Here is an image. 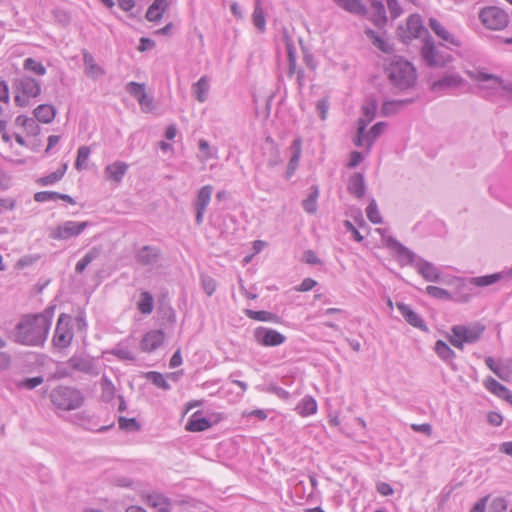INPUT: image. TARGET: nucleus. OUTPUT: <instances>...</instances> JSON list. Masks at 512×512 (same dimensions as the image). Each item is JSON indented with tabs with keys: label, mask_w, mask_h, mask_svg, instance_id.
Here are the masks:
<instances>
[{
	"label": "nucleus",
	"mask_w": 512,
	"mask_h": 512,
	"mask_svg": "<svg viewBox=\"0 0 512 512\" xmlns=\"http://www.w3.org/2000/svg\"><path fill=\"white\" fill-rule=\"evenodd\" d=\"M378 104L376 100H371L362 106L363 118L366 123H370L376 116Z\"/></svg>",
	"instance_id": "obj_49"
},
{
	"label": "nucleus",
	"mask_w": 512,
	"mask_h": 512,
	"mask_svg": "<svg viewBox=\"0 0 512 512\" xmlns=\"http://www.w3.org/2000/svg\"><path fill=\"white\" fill-rule=\"evenodd\" d=\"M423 34L428 37L429 33L424 26L422 16L418 13H413L406 19V29L400 33V38L403 43H409L413 39L421 37Z\"/></svg>",
	"instance_id": "obj_10"
},
{
	"label": "nucleus",
	"mask_w": 512,
	"mask_h": 512,
	"mask_svg": "<svg viewBox=\"0 0 512 512\" xmlns=\"http://www.w3.org/2000/svg\"><path fill=\"white\" fill-rule=\"evenodd\" d=\"M244 313L248 318L256 321L277 323L280 319L277 314L265 310L254 311L251 309H246Z\"/></svg>",
	"instance_id": "obj_36"
},
{
	"label": "nucleus",
	"mask_w": 512,
	"mask_h": 512,
	"mask_svg": "<svg viewBox=\"0 0 512 512\" xmlns=\"http://www.w3.org/2000/svg\"><path fill=\"white\" fill-rule=\"evenodd\" d=\"M370 6L375 11L370 17L371 22L378 28H384L388 22L385 5L381 0H373Z\"/></svg>",
	"instance_id": "obj_25"
},
{
	"label": "nucleus",
	"mask_w": 512,
	"mask_h": 512,
	"mask_svg": "<svg viewBox=\"0 0 512 512\" xmlns=\"http://www.w3.org/2000/svg\"><path fill=\"white\" fill-rule=\"evenodd\" d=\"M484 385L489 392L507 402L512 397L510 390L491 376L485 380Z\"/></svg>",
	"instance_id": "obj_26"
},
{
	"label": "nucleus",
	"mask_w": 512,
	"mask_h": 512,
	"mask_svg": "<svg viewBox=\"0 0 512 512\" xmlns=\"http://www.w3.org/2000/svg\"><path fill=\"white\" fill-rule=\"evenodd\" d=\"M253 336L255 341L265 347L280 346L286 341V336L275 329L259 326L254 332Z\"/></svg>",
	"instance_id": "obj_11"
},
{
	"label": "nucleus",
	"mask_w": 512,
	"mask_h": 512,
	"mask_svg": "<svg viewBox=\"0 0 512 512\" xmlns=\"http://www.w3.org/2000/svg\"><path fill=\"white\" fill-rule=\"evenodd\" d=\"M267 391L285 401L289 400V398H290V393L287 390H285L284 388H282L276 384H270L267 388Z\"/></svg>",
	"instance_id": "obj_60"
},
{
	"label": "nucleus",
	"mask_w": 512,
	"mask_h": 512,
	"mask_svg": "<svg viewBox=\"0 0 512 512\" xmlns=\"http://www.w3.org/2000/svg\"><path fill=\"white\" fill-rule=\"evenodd\" d=\"M302 141L300 138H296L293 140L290 149L292 151V155L290 157V160L288 162V165L298 168L301 152H302Z\"/></svg>",
	"instance_id": "obj_45"
},
{
	"label": "nucleus",
	"mask_w": 512,
	"mask_h": 512,
	"mask_svg": "<svg viewBox=\"0 0 512 512\" xmlns=\"http://www.w3.org/2000/svg\"><path fill=\"white\" fill-rule=\"evenodd\" d=\"M161 258V249L154 245H144L135 253V260L141 266H154Z\"/></svg>",
	"instance_id": "obj_13"
},
{
	"label": "nucleus",
	"mask_w": 512,
	"mask_h": 512,
	"mask_svg": "<svg viewBox=\"0 0 512 512\" xmlns=\"http://www.w3.org/2000/svg\"><path fill=\"white\" fill-rule=\"evenodd\" d=\"M386 2L391 18L394 20L400 17V15L403 13V9L398 0H386Z\"/></svg>",
	"instance_id": "obj_59"
},
{
	"label": "nucleus",
	"mask_w": 512,
	"mask_h": 512,
	"mask_svg": "<svg viewBox=\"0 0 512 512\" xmlns=\"http://www.w3.org/2000/svg\"><path fill=\"white\" fill-rule=\"evenodd\" d=\"M295 411L301 416H310L317 412V402L311 396L303 397L295 407Z\"/></svg>",
	"instance_id": "obj_33"
},
{
	"label": "nucleus",
	"mask_w": 512,
	"mask_h": 512,
	"mask_svg": "<svg viewBox=\"0 0 512 512\" xmlns=\"http://www.w3.org/2000/svg\"><path fill=\"white\" fill-rule=\"evenodd\" d=\"M434 350L442 361L454 367L453 361L456 354L443 340L436 341Z\"/></svg>",
	"instance_id": "obj_32"
},
{
	"label": "nucleus",
	"mask_w": 512,
	"mask_h": 512,
	"mask_svg": "<svg viewBox=\"0 0 512 512\" xmlns=\"http://www.w3.org/2000/svg\"><path fill=\"white\" fill-rule=\"evenodd\" d=\"M366 215L371 223H373V224H381L382 223V217L378 210V206H377L375 199H372L369 202V204L366 208Z\"/></svg>",
	"instance_id": "obj_47"
},
{
	"label": "nucleus",
	"mask_w": 512,
	"mask_h": 512,
	"mask_svg": "<svg viewBox=\"0 0 512 512\" xmlns=\"http://www.w3.org/2000/svg\"><path fill=\"white\" fill-rule=\"evenodd\" d=\"M201 284H202L203 290L205 291V293L208 296L213 295V293L216 291V287H217L216 281L210 276H207V275L202 276Z\"/></svg>",
	"instance_id": "obj_56"
},
{
	"label": "nucleus",
	"mask_w": 512,
	"mask_h": 512,
	"mask_svg": "<svg viewBox=\"0 0 512 512\" xmlns=\"http://www.w3.org/2000/svg\"><path fill=\"white\" fill-rule=\"evenodd\" d=\"M508 503L503 497H496L492 500L489 512H507Z\"/></svg>",
	"instance_id": "obj_55"
},
{
	"label": "nucleus",
	"mask_w": 512,
	"mask_h": 512,
	"mask_svg": "<svg viewBox=\"0 0 512 512\" xmlns=\"http://www.w3.org/2000/svg\"><path fill=\"white\" fill-rule=\"evenodd\" d=\"M164 339L165 334L162 330H150L144 334L140 348L144 352H153L163 344Z\"/></svg>",
	"instance_id": "obj_16"
},
{
	"label": "nucleus",
	"mask_w": 512,
	"mask_h": 512,
	"mask_svg": "<svg viewBox=\"0 0 512 512\" xmlns=\"http://www.w3.org/2000/svg\"><path fill=\"white\" fill-rule=\"evenodd\" d=\"M199 151L202 154L203 160H209L213 158V153L211 151V147L205 139H200L198 142Z\"/></svg>",
	"instance_id": "obj_62"
},
{
	"label": "nucleus",
	"mask_w": 512,
	"mask_h": 512,
	"mask_svg": "<svg viewBox=\"0 0 512 512\" xmlns=\"http://www.w3.org/2000/svg\"><path fill=\"white\" fill-rule=\"evenodd\" d=\"M252 21L254 26L260 31L264 32L266 29V18L264 14V10L261 5L260 0H255L254 10L252 14Z\"/></svg>",
	"instance_id": "obj_38"
},
{
	"label": "nucleus",
	"mask_w": 512,
	"mask_h": 512,
	"mask_svg": "<svg viewBox=\"0 0 512 512\" xmlns=\"http://www.w3.org/2000/svg\"><path fill=\"white\" fill-rule=\"evenodd\" d=\"M211 426V421L207 417L203 416L201 411H197L190 416L185 428L190 432H201L207 430Z\"/></svg>",
	"instance_id": "obj_21"
},
{
	"label": "nucleus",
	"mask_w": 512,
	"mask_h": 512,
	"mask_svg": "<svg viewBox=\"0 0 512 512\" xmlns=\"http://www.w3.org/2000/svg\"><path fill=\"white\" fill-rule=\"evenodd\" d=\"M67 168H68V164L63 163L62 166L60 168H58L56 171L50 173L49 175L38 178L36 180V183L39 186L53 185V184L57 183L58 181H60L64 177V175L67 171Z\"/></svg>",
	"instance_id": "obj_34"
},
{
	"label": "nucleus",
	"mask_w": 512,
	"mask_h": 512,
	"mask_svg": "<svg viewBox=\"0 0 512 512\" xmlns=\"http://www.w3.org/2000/svg\"><path fill=\"white\" fill-rule=\"evenodd\" d=\"M89 222H76L68 220L58 225L49 232V238L53 240H68L72 237L79 236L87 227Z\"/></svg>",
	"instance_id": "obj_9"
},
{
	"label": "nucleus",
	"mask_w": 512,
	"mask_h": 512,
	"mask_svg": "<svg viewBox=\"0 0 512 512\" xmlns=\"http://www.w3.org/2000/svg\"><path fill=\"white\" fill-rule=\"evenodd\" d=\"M138 103L141 107V110L145 113H149L154 109V101L153 98L148 96L146 93L144 94V98H140Z\"/></svg>",
	"instance_id": "obj_64"
},
{
	"label": "nucleus",
	"mask_w": 512,
	"mask_h": 512,
	"mask_svg": "<svg viewBox=\"0 0 512 512\" xmlns=\"http://www.w3.org/2000/svg\"><path fill=\"white\" fill-rule=\"evenodd\" d=\"M55 309V305H50L46 307L43 312L35 314L39 319H42L44 321L45 326H47L49 330L52 324Z\"/></svg>",
	"instance_id": "obj_53"
},
{
	"label": "nucleus",
	"mask_w": 512,
	"mask_h": 512,
	"mask_svg": "<svg viewBox=\"0 0 512 512\" xmlns=\"http://www.w3.org/2000/svg\"><path fill=\"white\" fill-rule=\"evenodd\" d=\"M43 381H44V379L42 376L26 378L19 383V387H22V388H25L28 390H32V389L36 388L37 386H39L40 384H42Z\"/></svg>",
	"instance_id": "obj_57"
},
{
	"label": "nucleus",
	"mask_w": 512,
	"mask_h": 512,
	"mask_svg": "<svg viewBox=\"0 0 512 512\" xmlns=\"http://www.w3.org/2000/svg\"><path fill=\"white\" fill-rule=\"evenodd\" d=\"M82 56H83V63L85 65L87 74L96 73V74L103 75L105 73V71L99 65L96 64L95 59L90 52H88L87 50L84 49L82 51Z\"/></svg>",
	"instance_id": "obj_42"
},
{
	"label": "nucleus",
	"mask_w": 512,
	"mask_h": 512,
	"mask_svg": "<svg viewBox=\"0 0 512 512\" xmlns=\"http://www.w3.org/2000/svg\"><path fill=\"white\" fill-rule=\"evenodd\" d=\"M421 57L431 68H444L453 61L452 55L437 47L430 35L424 39Z\"/></svg>",
	"instance_id": "obj_6"
},
{
	"label": "nucleus",
	"mask_w": 512,
	"mask_h": 512,
	"mask_svg": "<svg viewBox=\"0 0 512 512\" xmlns=\"http://www.w3.org/2000/svg\"><path fill=\"white\" fill-rule=\"evenodd\" d=\"M209 82L210 81H209L208 76L204 75V76L200 77V79L192 86V90L195 95V98L200 103L205 102L208 98V92L210 89Z\"/></svg>",
	"instance_id": "obj_31"
},
{
	"label": "nucleus",
	"mask_w": 512,
	"mask_h": 512,
	"mask_svg": "<svg viewBox=\"0 0 512 512\" xmlns=\"http://www.w3.org/2000/svg\"><path fill=\"white\" fill-rule=\"evenodd\" d=\"M426 293L435 299L449 300L459 303H467L471 299V296L469 294L453 296L448 290L433 285H429L426 287Z\"/></svg>",
	"instance_id": "obj_17"
},
{
	"label": "nucleus",
	"mask_w": 512,
	"mask_h": 512,
	"mask_svg": "<svg viewBox=\"0 0 512 512\" xmlns=\"http://www.w3.org/2000/svg\"><path fill=\"white\" fill-rule=\"evenodd\" d=\"M58 197H59V192L40 191V192H36L34 194L33 198L36 202L42 203V202H47V201H52V200H58Z\"/></svg>",
	"instance_id": "obj_54"
},
{
	"label": "nucleus",
	"mask_w": 512,
	"mask_h": 512,
	"mask_svg": "<svg viewBox=\"0 0 512 512\" xmlns=\"http://www.w3.org/2000/svg\"><path fill=\"white\" fill-rule=\"evenodd\" d=\"M111 354L120 360L135 361L134 354L128 349V347H122L117 345L111 350Z\"/></svg>",
	"instance_id": "obj_51"
},
{
	"label": "nucleus",
	"mask_w": 512,
	"mask_h": 512,
	"mask_svg": "<svg viewBox=\"0 0 512 512\" xmlns=\"http://www.w3.org/2000/svg\"><path fill=\"white\" fill-rule=\"evenodd\" d=\"M137 308L142 314H151L154 308L153 295L148 291L141 292L140 299L137 302Z\"/></svg>",
	"instance_id": "obj_39"
},
{
	"label": "nucleus",
	"mask_w": 512,
	"mask_h": 512,
	"mask_svg": "<svg viewBox=\"0 0 512 512\" xmlns=\"http://www.w3.org/2000/svg\"><path fill=\"white\" fill-rule=\"evenodd\" d=\"M348 192L356 198H362L366 192L365 178L362 173L356 172L350 176L348 186Z\"/></svg>",
	"instance_id": "obj_23"
},
{
	"label": "nucleus",
	"mask_w": 512,
	"mask_h": 512,
	"mask_svg": "<svg viewBox=\"0 0 512 512\" xmlns=\"http://www.w3.org/2000/svg\"><path fill=\"white\" fill-rule=\"evenodd\" d=\"M12 88L15 92L14 102L18 107H27L31 99L41 94V82L29 75H23L13 81Z\"/></svg>",
	"instance_id": "obj_3"
},
{
	"label": "nucleus",
	"mask_w": 512,
	"mask_h": 512,
	"mask_svg": "<svg viewBox=\"0 0 512 512\" xmlns=\"http://www.w3.org/2000/svg\"><path fill=\"white\" fill-rule=\"evenodd\" d=\"M316 110H317L321 120H325L327 118V113L329 110L328 97H323L317 101Z\"/></svg>",
	"instance_id": "obj_58"
},
{
	"label": "nucleus",
	"mask_w": 512,
	"mask_h": 512,
	"mask_svg": "<svg viewBox=\"0 0 512 512\" xmlns=\"http://www.w3.org/2000/svg\"><path fill=\"white\" fill-rule=\"evenodd\" d=\"M431 30L443 41L450 43L456 47L461 46L460 40L452 35L436 18H429L428 21Z\"/></svg>",
	"instance_id": "obj_20"
},
{
	"label": "nucleus",
	"mask_w": 512,
	"mask_h": 512,
	"mask_svg": "<svg viewBox=\"0 0 512 512\" xmlns=\"http://www.w3.org/2000/svg\"><path fill=\"white\" fill-rule=\"evenodd\" d=\"M126 91L138 101L140 98H144L145 84L131 81L127 83Z\"/></svg>",
	"instance_id": "obj_48"
},
{
	"label": "nucleus",
	"mask_w": 512,
	"mask_h": 512,
	"mask_svg": "<svg viewBox=\"0 0 512 512\" xmlns=\"http://www.w3.org/2000/svg\"><path fill=\"white\" fill-rule=\"evenodd\" d=\"M319 197V188L317 185H312L310 187V193L309 195L307 196V198H305L303 201H302V207L304 209V211L308 214H315L317 212V208H318V205H317V199Z\"/></svg>",
	"instance_id": "obj_35"
},
{
	"label": "nucleus",
	"mask_w": 512,
	"mask_h": 512,
	"mask_svg": "<svg viewBox=\"0 0 512 512\" xmlns=\"http://www.w3.org/2000/svg\"><path fill=\"white\" fill-rule=\"evenodd\" d=\"M49 334L44 321L35 314L22 315L14 329V341L25 346H42Z\"/></svg>",
	"instance_id": "obj_1"
},
{
	"label": "nucleus",
	"mask_w": 512,
	"mask_h": 512,
	"mask_svg": "<svg viewBox=\"0 0 512 512\" xmlns=\"http://www.w3.org/2000/svg\"><path fill=\"white\" fill-rule=\"evenodd\" d=\"M333 3L344 10L353 15L357 16H366L368 13V9L366 5L362 2V0H332Z\"/></svg>",
	"instance_id": "obj_19"
},
{
	"label": "nucleus",
	"mask_w": 512,
	"mask_h": 512,
	"mask_svg": "<svg viewBox=\"0 0 512 512\" xmlns=\"http://www.w3.org/2000/svg\"><path fill=\"white\" fill-rule=\"evenodd\" d=\"M388 79L399 90L413 87L417 80L414 66L402 57L396 56L386 68Z\"/></svg>",
	"instance_id": "obj_2"
},
{
	"label": "nucleus",
	"mask_w": 512,
	"mask_h": 512,
	"mask_svg": "<svg viewBox=\"0 0 512 512\" xmlns=\"http://www.w3.org/2000/svg\"><path fill=\"white\" fill-rule=\"evenodd\" d=\"M386 127H387V123L386 122H382V121L381 122H377L367 132V143H366L367 153L372 148V146H373L374 142L376 141V139L378 137H380V135L384 132Z\"/></svg>",
	"instance_id": "obj_41"
},
{
	"label": "nucleus",
	"mask_w": 512,
	"mask_h": 512,
	"mask_svg": "<svg viewBox=\"0 0 512 512\" xmlns=\"http://www.w3.org/2000/svg\"><path fill=\"white\" fill-rule=\"evenodd\" d=\"M52 404L63 411H71L80 408L85 400L83 393L74 387L58 386L50 392Z\"/></svg>",
	"instance_id": "obj_4"
},
{
	"label": "nucleus",
	"mask_w": 512,
	"mask_h": 512,
	"mask_svg": "<svg viewBox=\"0 0 512 512\" xmlns=\"http://www.w3.org/2000/svg\"><path fill=\"white\" fill-rule=\"evenodd\" d=\"M101 397L104 402H110L115 396V386L111 379L103 374L100 380Z\"/></svg>",
	"instance_id": "obj_40"
},
{
	"label": "nucleus",
	"mask_w": 512,
	"mask_h": 512,
	"mask_svg": "<svg viewBox=\"0 0 512 512\" xmlns=\"http://www.w3.org/2000/svg\"><path fill=\"white\" fill-rule=\"evenodd\" d=\"M481 24L491 31H502L508 27L510 18L507 12L498 6H485L478 12Z\"/></svg>",
	"instance_id": "obj_5"
},
{
	"label": "nucleus",
	"mask_w": 512,
	"mask_h": 512,
	"mask_svg": "<svg viewBox=\"0 0 512 512\" xmlns=\"http://www.w3.org/2000/svg\"><path fill=\"white\" fill-rule=\"evenodd\" d=\"M33 114L39 122L48 124L54 120L57 110L51 104H40L34 109Z\"/></svg>",
	"instance_id": "obj_27"
},
{
	"label": "nucleus",
	"mask_w": 512,
	"mask_h": 512,
	"mask_svg": "<svg viewBox=\"0 0 512 512\" xmlns=\"http://www.w3.org/2000/svg\"><path fill=\"white\" fill-rule=\"evenodd\" d=\"M384 241L386 248L393 252L400 266H412L415 268L416 263L421 258L420 256L416 255L393 236H388Z\"/></svg>",
	"instance_id": "obj_8"
},
{
	"label": "nucleus",
	"mask_w": 512,
	"mask_h": 512,
	"mask_svg": "<svg viewBox=\"0 0 512 512\" xmlns=\"http://www.w3.org/2000/svg\"><path fill=\"white\" fill-rule=\"evenodd\" d=\"M364 33L367 36V38L372 42V44L375 47H377L380 51L384 53H390L392 51V47L373 29L366 28L364 30Z\"/></svg>",
	"instance_id": "obj_37"
},
{
	"label": "nucleus",
	"mask_w": 512,
	"mask_h": 512,
	"mask_svg": "<svg viewBox=\"0 0 512 512\" xmlns=\"http://www.w3.org/2000/svg\"><path fill=\"white\" fill-rule=\"evenodd\" d=\"M167 7V0H154V2L147 9L146 19L150 22L159 21Z\"/></svg>",
	"instance_id": "obj_29"
},
{
	"label": "nucleus",
	"mask_w": 512,
	"mask_h": 512,
	"mask_svg": "<svg viewBox=\"0 0 512 512\" xmlns=\"http://www.w3.org/2000/svg\"><path fill=\"white\" fill-rule=\"evenodd\" d=\"M91 151H90V148L88 146H80L78 151H77V158H76V161H75V168L77 170H81L82 169V166H83V163H85L87 161V159L89 158V155H90Z\"/></svg>",
	"instance_id": "obj_52"
},
{
	"label": "nucleus",
	"mask_w": 512,
	"mask_h": 512,
	"mask_svg": "<svg viewBox=\"0 0 512 512\" xmlns=\"http://www.w3.org/2000/svg\"><path fill=\"white\" fill-rule=\"evenodd\" d=\"M23 69L25 71L33 72L38 76H44L46 74V67L41 63L36 61L34 58H26L23 61Z\"/></svg>",
	"instance_id": "obj_44"
},
{
	"label": "nucleus",
	"mask_w": 512,
	"mask_h": 512,
	"mask_svg": "<svg viewBox=\"0 0 512 512\" xmlns=\"http://www.w3.org/2000/svg\"><path fill=\"white\" fill-rule=\"evenodd\" d=\"M146 379L152 382L156 387L161 388L164 391L171 389V385L167 382L164 375L157 371H149L145 375Z\"/></svg>",
	"instance_id": "obj_43"
},
{
	"label": "nucleus",
	"mask_w": 512,
	"mask_h": 512,
	"mask_svg": "<svg viewBox=\"0 0 512 512\" xmlns=\"http://www.w3.org/2000/svg\"><path fill=\"white\" fill-rule=\"evenodd\" d=\"M398 311L400 312L401 316L404 318V320L411 326L423 331L428 332L429 328L424 321V319L416 313L410 305L405 304L403 302H397L396 304Z\"/></svg>",
	"instance_id": "obj_14"
},
{
	"label": "nucleus",
	"mask_w": 512,
	"mask_h": 512,
	"mask_svg": "<svg viewBox=\"0 0 512 512\" xmlns=\"http://www.w3.org/2000/svg\"><path fill=\"white\" fill-rule=\"evenodd\" d=\"M212 193V185L202 186L197 193V196L193 204L195 209V222L197 225H201L203 223L204 214L211 201Z\"/></svg>",
	"instance_id": "obj_12"
},
{
	"label": "nucleus",
	"mask_w": 512,
	"mask_h": 512,
	"mask_svg": "<svg viewBox=\"0 0 512 512\" xmlns=\"http://www.w3.org/2000/svg\"><path fill=\"white\" fill-rule=\"evenodd\" d=\"M412 102V99L386 100L382 104L381 115L384 117L393 116L397 114L403 106L410 104Z\"/></svg>",
	"instance_id": "obj_30"
},
{
	"label": "nucleus",
	"mask_w": 512,
	"mask_h": 512,
	"mask_svg": "<svg viewBox=\"0 0 512 512\" xmlns=\"http://www.w3.org/2000/svg\"><path fill=\"white\" fill-rule=\"evenodd\" d=\"M452 333L461 338L462 341L472 344L477 342L484 332V326L476 325L474 327H466L464 325H455L451 329Z\"/></svg>",
	"instance_id": "obj_15"
},
{
	"label": "nucleus",
	"mask_w": 512,
	"mask_h": 512,
	"mask_svg": "<svg viewBox=\"0 0 512 512\" xmlns=\"http://www.w3.org/2000/svg\"><path fill=\"white\" fill-rule=\"evenodd\" d=\"M118 424L119 428L124 431H138L140 429V424L135 418L120 416L118 418Z\"/></svg>",
	"instance_id": "obj_50"
},
{
	"label": "nucleus",
	"mask_w": 512,
	"mask_h": 512,
	"mask_svg": "<svg viewBox=\"0 0 512 512\" xmlns=\"http://www.w3.org/2000/svg\"><path fill=\"white\" fill-rule=\"evenodd\" d=\"M463 82V79L458 74H448L443 76L442 78L434 81L431 84V90L434 92L442 91L449 88H456L460 86Z\"/></svg>",
	"instance_id": "obj_22"
},
{
	"label": "nucleus",
	"mask_w": 512,
	"mask_h": 512,
	"mask_svg": "<svg viewBox=\"0 0 512 512\" xmlns=\"http://www.w3.org/2000/svg\"><path fill=\"white\" fill-rule=\"evenodd\" d=\"M71 321L72 317L69 314H60L52 339L53 345L56 348L64 349L71 345L74 336Z\"/></svg>",
	"instance_id": "obj_7"
},
{
	"label": "nucleus",
	"mask_w": 512,
	"mask_h": 512,
	"mask_svg": "<svg viewBox=\"0 0 512 512\" xmlns=\"http://www.w3.org/2000/svg\"><path fill=\"white\" fill-rule=\"evenodd\" d=\"M101 253L100 248L92 247L81 259L80 261L83 262L85 265H89L92 261L97 259Z\"/></svg>",
	"instance_id": "obj_63"
},
{
	"label": "nucleus",
	"mask_w": 512,
	"mask_h": 512,
	"mask_svg": "<svg viewBox=\"0 0 512 512\" xmlns=\"http://www.w3.org/2000/svg\"><path fill=\"white\" fill-rule=\"evenodd\" d=\"M287 56H288V77H292L296 71V56L292 47L288 46L287 48Z\"/></svg>",
	"instance_id": "obj_61"
},
{
	"label": "nucleus",
	"mask_w": 512,
	"mask_h": 512,
	"mask_svg": "<svg viewBox=\"0 0 512 512\" xmlns=\"http://www.w3.org/2000/svg\"><path fill=\"white\" fill-rule=\"evenodd\" d=\"M129 165L123 161H115L112 164L106 166L105 174L106 177L116 183H120L128 171Z\"/></svg>",
	"instance_id": "obj_24"
},
{
	"label": "nucleus",
	"mask_w": 512,
	"mask_h": 512,
	"mask_svg": "<svg viewBox=\"0 0 512 512\" xmlns=\"http://www.w3.org/2000/svg\"><path fill=\"white\" fill-rule=\"evenodd\" d=\"M417 272L429 282H438L440 280V272L435 265L422 257L416 263Z\"/></svg>",
	"instance_id": "obj_18"
},
{
	"label": "nucleus",
	"mask_w": 512,
	"mask_h": 512,
	"mask_svg": "<svg viewBox=\"0 0 512 512\" xmlns=\"http://www.w3.org/2000/svg\"><path fill=\"white\" fill-rule=\"evenodd\" d=\"M70 365L74 370L84 372V373H91L93 369V364L90 360L83 359V358H75L72 357L70 359Z\"/></svg>",
	"instance_id": "obj_46"
},
{
	"label": "nucleus",
	"mask_w": 512,
	"mask_h": 512,
	"mask_svg": "<svg viewBox=\"0 0 512 512\" xmlns=\"http://www.w3.org/2000/svg\"><path fill=\"white\" fill-rule=\"evenodd\" d=\"M504 276V272H497L493 274L468 278L467 283L476 287H487L500 281L504 278Z\"/></svg>",
	"instance_id": "obj_28"
}]
</instances>
